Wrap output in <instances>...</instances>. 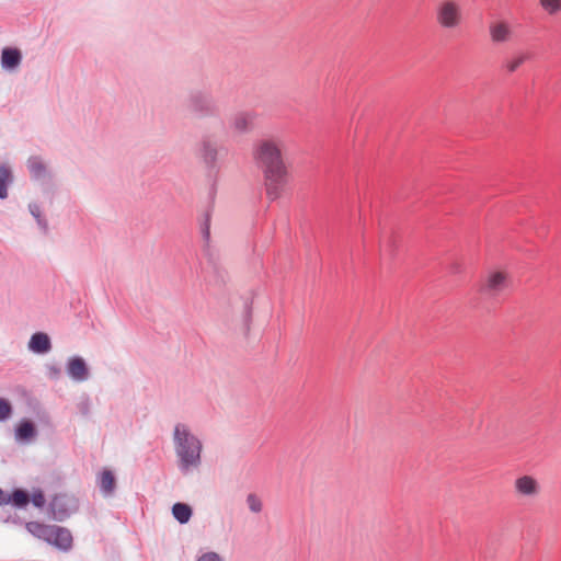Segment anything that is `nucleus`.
<instances>
[{
	"mask_svg": "<svg viewBox=\"0 0 561 561\" xmlns=\"http://www.w3.org/2000/svg\"><path fill=\"white\" fill-rule=\"evenodd\" d=\"M196 561H224L222 558L214 551L203 553L197 558Z\"/></svg>",
	"mask_w": 561,
	"mask_h": 561,
	"instance_id": "29",
	"label": "nucleus"
},
{
	"mask_svg": "<svg viewBox=\"0 0 561 561\" xmlns=\"http://www.w3.org/2000/svg\"><path fill=\"white\" fill-rule=\"evenodd\" d=\"M79 507L77 497L69 494H57L49 503L50 514L54 519L64 522L71 514L76 513Z\"/></svg>",
	"mask_w": 561,
	"mask_h": 561,
	"instance_id": "5",
	"label": "nucleus"
},
{
	"mask_svg": "<svg viewBox=\"0 0 561 561\" xmlns=\"http://www.w3.org/2000/svg\"><path fill=\"white\" fill-rule=\"evenodd\" d=\"M14 182V174L11 165L7 162H0V199L9 196V188Z\"/></svg>",
	"mask_w": 561,
	"mask_h": 561,
	"instance_id": "17",
	"label": "nucleus"
},
{
	"mask_svg": "<svg viewBox=\"0 0 561 561\" xmlns=\"http://www.w3.org/2000/svg\"><path fill=\"white\" fill-rule=\"evenodd\" d=\"M47 370H48V376L50 378H55V379H58L61 375V369L55 365H50L47 367Z\"/></svg>",
	"mask_w": 561,
	"mask_h": 561,
	"instance_id": "30",
	"label": "nucleus"
},
{
	"mask_svg": "<svg viewBox=\"0 0 561 561\" xmlns=\"http://www.w3.org/2000/svg\"><path fill=\"white\" fill-rule=\"evenodd\" d=\"M247 504L252 513H260L263 508V503L261 499L254 493L248 494Z\"/></svg>",
	"mask_w": 561,
	"mask_h": 561,
	"instance_id": "24",
	"label": "nucleus"
},
{
	"mask_svg": "<svg viewBox=\"0 0 561 561\" xmlns=\"http://www.w3.org/2000/svg\"><path fill=\"white\" fill-rule=\"evenodd\" d=\"M172 515L180 524H186L193 515V510L188 504L178 502L172 506Z\"/></svg>",
	"mask_w": 561,
	"mask_h": 561,
	"instance_id": "21",
	"label": "nucleus"
},
{
	"mask_svg": "<svg viewBox=\"0 0 561 561\" xmlns=\"http://www.w3.org/2000/svg\"><path fill=\"white\" fill-rule=\"evenodd\" d=\"M66 370L70 379L83 382L90 378V369L81 356H72L68 359Z\"/></svg>",
	"mask_w": 561,
	"mask_h": 561,
	"instance_id": "8",
	"label": "nucleus"
},
{
	"mask_svg": "<svg viewBox=\"0 0 561 561\" xmlns=\"http://www.w3.org/2000/svg\"><path fill=\"white\" fill-rule=\"evenodd\" d=\"M434 14L436 23L444 30H457L463 22L462 8L457 0L438 1Z\"/></svg>",
	"mask_w": 561,
	"mask_h": 561,
	"instance_id": "4",
	"label": "nucleus"
},
{
	"mask_svg": "<svg viewBox=\"0 0 561 561\" xmlns=\"http://www.w3.org/2000/svg\"><path fill=\"white\" fill-rule=\"evenodd\" d=\"M178 468L183 474L196 470L202 465L203 443L187 424L178 423L172 434Z\"/></svg>",
	"mask_w": 561,
	"mask_h": 561,
	"instance_id": "2",
	"label": "nucleus"
},
{
	"mask_svg": "<svg viewBox=\"0 0 561 561\" xmlns=\"http://www.w3.org/2000/svg\"><path fill=\"white\" fill-rule=\"evenodd\" d=\"M529 57L528 53L516 51L512 57L504 60L503 68L507 73H514Z\"/></svg>",
	"mask_w": 561,
	"mask_h": 561,
	"instance_id": "20",
	"label": "nucleus"
},
{
	"mask_svg": "<svg viewBox=\"0 0 561 561\" xmlns=\"http://www.w3.org/2000/svg\"><path fill=\"white\" fill-rule=\"evenodd\" d=\"M11 504V494L0 489V505Z\"/></svg>",
	"mask_w": 561,
	"mask_h": 561,
	"instance_id": "31",
	"label": "nucleus"
},
{
	"mask_svg": "<svg viewBox=\"0 0 561 561\" xmlns=\"http://www.w3.org/2000/svg\"><path fill=\"white\" fill-rule=\"evenodd\" d=\"M28 350L35 354H46L51 350L49 336L44 332L34 333L28 341Z\"/></svg>",
	"mask_w": 561,
	"mask_h": 561,
	"instance_id": "15",
	"label": "nucleus"
},
{
	"mask_svg": "<svg viewBox=\"0 0 561 561\" xmlns=\"http://www.w3.org/2000/svg\"><path fill=\"white\" fill-rule=\"evenodd\" d=\"M201 233L205 241L209 240V237H210V216H209V214L205 215L204 221L201 224Z\"/></svg>",
	"mask_w": 561,
	"mask_h": 561,
	"instance_id": "28",
	"label": "nucleus"
},
{
	"mask_svg": "<svg viewBox=\"0 0 561 561\" xmlns=\"http://www.w3.org/2000/svg\"><path fill=\"white\" fill-rule=\"evenodd\" d=\"M26 167L34 181H46L51 178L48 165L39 156H31L26 161Z\"/></svg>",
	"mask_w": 561,
	"mask_h": 561,
	"instance_id": "11",
	"label": "nucleus"
},
{
	"mask_svg": "<svg viewBox=\"0 0 561 561\" xmlns=\"http://www.w3.org/2000/svg\"><path fill=\"white\" fill-rule=\"evenodd\" d=\"M12 414L11 403L3 398H0V422L5 421Z\"/></svg>",
	"mask_w": 561,
	"mask_h": 561,
	"instance_id": "25",
	"label": "nucleus"
},
{
	"mask_svg": "<svg viewBox=\"0 0 561 561\" xmlns=\"http://www.w3.org/2000/svg\"><path fill=\"white\" fill-rule=\"evenodd\" d=\"M220 146L216 140L205 137L201 142V153L208 167H214L218 159Z\"/></svg>",
	"mask_w": 561,
	"mask_h": 561,
	"instance_id": "14",
	"label": "nucleus"
},
{
	"mask_svg": "<svg viewBox=\"0 0 561 561\" xmlns=\"http://www.w3.org/2000/svg\"><path fill=\"white\" fill-rule=\"evenodd\" d=\"M22 51L15 47H4L1 50L0 65L7 72H15L22 64Z\"/></svg>",
	"mask_w": 561,
	"mask_h": 561,
	"instance_id": "10",
	"label": "nucleus"
},
{
	"mask_svg": "<svg viewBox=\"0 0 561 561\" xmlns=\"http://www.w3.org/2000/svg\"><path fill=\"white\" fill-rule=\"evenodd\" d=\"M30 503V494L22 490L15 489L11 494V504L18 508H23Z\"/></svg>",
	"mask_w": 561,
	"mask_h": 561,
	"instance_id": "22",
	"label": "nucleus"
},
{
	"mask_svg": "<svg viewBox=\"0 0 561 561\" xmlns=\"http://www.w3.org/2000/svg\"><path fill=\"white\" fill-rule=\"evenodd\" d=\"M47 542L62 551H68L72 547V535L67 528L53 525L51 537H49Z\"/></svg>",
	"mask_w": 561,
	"mask_h": 561,
	"instance_id": "13",
	"label": "nucleus"
},
{
	"mask_svg": "<svg viewBox=\"0 0 561 561\" xmlns=\"http://www.w3.org/2000/svg\"><path fill=\"white\" fill-rule=\"evenodd\" d=\"M510 286L508 274L503 271H491L482 286L481 293L485 294L489 297H496Z\"/></svg>",
	"mask_w": 561,
	"mask_h": 561,
	"instance_id": "6",
	"label": "nucleus"
},
{
	"mask_svg": "<svg viewBox=\"0 0 561 561\" xmlns=\"http://www.w3.org/2000/svg\"><path fill=\"white\" fill-rule=\"evenodd\" d=\"M26 529L33 536L48 541L49 537H51V528L53 525H45L38 522H28L26 523Z\"/></svg>",
	"mask_w": 561,
	"mask_h": 561,
	"instance_id": "19",
	"label": "nucleus"
},
{
	"mask_svg": "<svg viewBox=\"0 0 561 561\" xmlns=\"http://www.w3.org/2000/svg\"><path fill=\"white\" fill-rule=\"evenodd\" d=\"M252 156L263 173L267 197L271 201L279 198L288 181V169L283 157L280 140L275 138L257 140L253 146Z\"/></svg>",
	"mask_w": 561,
	"mask_h": 561,
	"instance_id": "1",
	"label": "nucleus"
},
{
	"mask_svg": "<svg viewBox=\"0 0 561 561\" xmlns=\"http://www.w3.org/2000/svg\"><path fill=\"white\" fill-rule=\"evenodd\" d=\"M542 8L549 13L561 10V0H540Z\"/></svg>",
	"mask_w": 561,
	"mask_h": 561,
	"instance_id": "26",
	"label": "nucleus"
},
{
	"mask_svg": "<svg viewBox=\"0 0 561 561\" xmlns=\"http://www.w3.org/2000/svg\"><path fill=\"white\" fill-rule=\"evenodd\" d=\"M28 210L31 215L35 218L37 225L41 227L43 231H47V220L42 215L41 206L37 203H30Z\"/></svg>",
	"mask_w": 561,
	"mask_h": 561,
	"instance_id": "23",
	"label": "nucleus"
},
{
	"mask_svg": "<svg viewBox=\"0 0 561 561\" xmlns=\"http://www.w3.org/2000/svg\"><path fill=\"white\" fill-rule=\"evenodd\" d=\"M37 434L35 425L31 421H22L16 430H15V437L18 440L27 443L35 438Z\"/></svg>",
	"mask_w": 561,
	"mask_h": 561,
	"instance_id": "18",
	"label": "nucleus"
},
{
	"mask_svg": "<svg viewBox=\"0 0 561 561\" xmlns=\"http://www.w3.org/2000/svg\"><path fill=\"white\" fill-rule=\"evenodd\" d=\"M30 501L38 508H43L46 503L45 495L42 490L34 491L32 496H30Z\"/></svg>",
	"mask_w": 561,
	"mask_h": 561,
	"instance_id": "27",
	"label": "nucleus"
},
{
	"mask_svg": "<svg viewBox=\"0 0 561 561\" xmlns=\"http://www.w3.org/2000/svg\"><path fill=\"white\" fill-rule=\"evenodd\" d=\"M96 482L103 496L107 497L114 494L116 489V479L111 470H102L98 476Z\"/></svg>",
	"mask_w": 561,
	"mask_h": 561,
	"instance_id": "16",
	"label": "nucleus"
},
{
	"mask_svg": "<svg viewBox=\"0 0 561 561\" xmlns=\"http://www.w3.org/2000/svg\"><path fill=\"white\" fill-rule=\"evenodd\" d=\"M186 107L197 118H208L219 115V106L211 92L196 89L190 92Z\"/></svg>",
	"mask_w": 561,
	"mask_h": 561,
	"instance_id": "3",
	"label": "nucleus"
},
{
	"mask_svg": "<svg viewBox=\"0 0 561 561\" xmlns=\"http://www.w3.org/2000/svg\"><path fill=\"white\" fill-rule=\"evenodd\" d=\"M514 491L520 497L535 499L540 494L541 486L535 477L524 474L515 479Z\"/></svg>",
	"mask_w": 561,
	"mask_h": 561,
	"instance_id": "7",
	"label": "nucleus"
},
{
	"mask_svg": "<svg viewBox=\"0 0 561 561\" xmlns=\"http://www.w3.org/2000/svg\"><path fill=\"white\" fill-rule=\"evenodd\" d=\"M255 118V112L240 111L233 115L231 126L237 133L247 134L252 130Z\"/></svg>",
	"mask_w": 561,
	"mask_h": 561,
	"instance_id": "12",
	"label": "nucleus"
},
{
	"mask_svg": "<svg viewBox=\"0 0 561 561\" xmlns=\"http://www.w3.org/2000/svg\"><path fill=\"white\" fill-rule=\"evenodd\" d=\"M489 34L493 44H505L513 37V27L507 21H495L490 23Z\"/></svg>",
	"mask_w": 561,
	"mask_h": 561,
	"instance_id": "9",
	"label": "nucleus"
}]
</instances>
